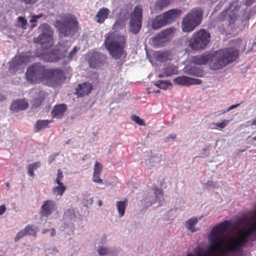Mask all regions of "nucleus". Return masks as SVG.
<instances>
[{"instance_id":"nucleus-48","label":"nucleus","mask_w":256,"mask_h":256,"mask_svg":"<svg viewBox=\"0 0 256 256\" xmlns=\"http://www.w3.org/2000/svg\"><path fill=\"white\" fill-rule=\"evenodd\" d=\"M155 190V194L156 198H160V196H162V190H160L158 188H154Z\"/></svg>"},{"instance_id":"nucleus-42","label":"nucleus","mask_w":256,"mask_h":256,"mask_svg":"<svg viewBox=\"0 0 256 256\" xmlns=\"http://www.w3.org/2000/svg\"><path fill=\"white\" fill-rule=\"evenodd\" d=\"M80 49L79 48L74 46L72 50L70 52L68 57V59L70 60H72L75 56L76 52Z\"/></svg>"},{"instance_id":"nucleus-44","label":"nucleus","mask_w":256,"mask_h":256,"mask_svg":"<svg viewBox=\"0 0 256 256\" xmlns=\"http://www.w3.org/2000/svg\"><path fill=\"white\" fill-rule=\"evenodd\" d=\"M98 252L100 256H104L107 254L108 252V248H106L101 247L98 249Z\"/></svg>"},{"instance_id":"nucleus-9","label":"nucleus","mask_w":256,"mask_h":256,"mask_svg":"<svg viewBox=\"0 0 256 256\" xmlns=\"http://www.w3.org/2000/svg\"><path fill=\"white\" fill-rule=\"evenodd\" d=\"M66 79L64 72L62 69L46 68L44 82L47 86L54 88L60 86Z\"/></svg>"},{"instance_id":"nucleus-41","label":"nucleus","mask_w":256,"mask_h":256,"mask_svg":"<svg viewBox=\"0 0 256 256\" xmlns=\"http://www.w3.org/2000/svg\"><path fill=\"white\" fill-rule=\"evenodd\" d=\"M202 252H203L202 248L200 247H198L194 250V252L196 253V256L195 254H194V255L195 256H207L206 255L208 254H209L208 253H206V251L204 254H203Z\"/></svg>"},{"instance_id":"nucleus-17","label":"nucleus","mask_w":256,"mask_h":256,"mask_svg":"<svg viewBox=\"0 0 256 256\" xmlns=\"http://www.w3.org/2000/svg\"><path fill=\"white\" fill-rule=\"evenodd\" d=\"M55 202L50 200H47L44 202L41 206L40 214L42 216L48 217L52 212L55 207Z\"/></svg>"},{"instance_id":"nucleus-23","label":"nucleus","mask_w":256,"mask_h":256,"mask_svg":"<svg viewBox=\"0 0 256 256\" xmlns=\"http://www.w3.org/2000/svg\"><path fill=\"white\" fill-rule=\"evenodd\" d=\"M110 10L108 8H100L95 16V20L99 24H102L108 18Z\"/></svg>"},{"instance_id":"nucleus-14","label":"nucleus","mask_w":256,"mask_h":256,"mask_svg":"<svg viewBox=\"0 0 256 256\" xmlns=\"http://www.w3.org/2000/svg\"><path fill=\"white\" fill-rule=\"evenodd\" d=\"M30 61V56L28 53L22 54L16 56L12 59L10 65V70H16L23 64H26Z\"/></svg>"},{"instance_id":"nucleus-33","label":"nucleus","mask_w":256,"mask_h":256,"mask_svg":"<svg viewBox=\"0 0 256 256\" xmlns=\"http://www.w3.org/2000/svg\"><path fill=\"white\" fill-rule=\"evenodd\" d=\"M228 122V120H224L221 122H212V124L213 126V127L212 128L217 130L224 128L226 126Z\"/></svg>"},{"instance_id":"nucleus-2","label":"nucleus","mask_w":256,"mask_h":256,"mask_svg":"<svg viewBox=\"0 0 256 256\" xmlns=\"http://www.w3.org/2000/svg\"><path fill=\"white\" fill-rule=\"evenodd\" d=\"M230 226V222L228 221H224L215 226L211 230L210 234L208 240L210 242V246L206 250V253L210 254V256H224V255L214 256L215 252L218 250H220L223 254L232 252H224L226 249L228 244L232 242L231 240H228L226 245L224 248H222V244L226 242V232ZM186 256H195L194 254L189 253Z\"/></svg>"},{"instance_id":"nucleus-45","label":"nucleus","mask_w":256,"mask_h":256,"mask_svg":"<svg viewBox=\"0 0 256 256\" xmlns=\"http://www.w3.org/2000/svg\"><path fill=\"white\" fill-rule=\"evenodd\" d=\"M241 104V103H240V104H233V105H232L230 106L228 108H227L226 110H224L223 111L222 114H224L226 112H230V110L236 108H237L238 106L240 104Z\"/></svg>"},{"instance_id":"nucleus-19","label":"nucleus","mask_w":256,"mask_h":256,"mask_svg":"<svg viewBox=\"0 0 256 256\" xmlns=\"http://www.w3.org/2000/svg\"><path fill=\"white\" fill-rule=\"evenodd\" d=\"M178 74V68L177 66L168 64L162 69V72L158 75V77L162 78L170 76L174 74Z\"/></svg>"},{"instance_id":"nucleus-58","label":"nucleus","mask_w":256,"mask_h":256,"mask_svg":"<svg viewBox=\"0 0 256 256\" xmlns=\"http://www.w3.org/2000/svg\"><path fill=\"white\" fill-rule=\"evenodd\" d=\"M246 150V149H244V150H239L238 152V154L240 152H242Z\"/></svg>"},{"instance_id":"nucleus-47","label":"nucleus","mask_w":256,"mask_h":256,"mask_svg":"<svg viewBox=\"0 0 256 256\" xmlns=\"http://www.w3.org/2000/svg\"><path fill=\"white\" fill-rule=\"evenodd\" d=\"M22 2H24L26 4H34L37 0H19Z\"/></svg>"},{"instance_id":"nucleus-53","label":"nucleus","mask_w":256,"mask_h":256,"mask_svg":"<svg viewBox=\"0 0 256 256\" xmlns=\"http://www.w3.org/2000/svg\"><path fill=\"white\" fill-rule=\"evenodd\" d=\"M207 185L210 186H214V183L212 181H208L206 183Z\"/></svg>"},{"instance_id":"nucleus-26","label":"nucleus","mask_w":256,"mask_h":256,"mask_svg":"<svg viewBox=\"0 0 256 256\" xmlns=\"http://www.w3.org/2000/svg\"><path fill=\"white\" fill-rule=\"evenodd\" d=\"M53 122L52 120H38L34 125V132H38L42 129L47 128L49 124Z\"/></svg>"},{"instance_id":"nucleus-15","label":"nucleus","mask_w":256,"mask_h":256,"mask_svg":"<svg viewBox=\"0 0 256 256\" xmlns=\"http://www.w3.org/2000/svg\"><path fill=\"white\" fill-rule=\"evenodd\" d=\"M174 82L176 84L188 86L192 85H198L202 84V80L198 78H194L185 76H179L174 80Z\"/></svg>"},{"instance_id":"nucleus-28","label":"nucleus","mask_w":256,"mask_h":256,"mask_svg":"<svg viewBox=\"0 0 256 256\" xmlns=\"http://www.w3.org/2000/svg\"><path fill=\"white\" fill-rule=\"evenodd\" d=\"M128 205V200L126 199L123 201H118L116 202V208L118 214L120 217L124 216L125 213V210Z\"/></svg>"},{"instance_id":"nucleus-37","label":"nucleus","mask_w":256,"mask_h":256,"mask_svg":"<svg viewBox=\"0 0 256 256\" xmlns=\"http://www.w3.org/2000/svg\"><path fill=\"white\" fill-rule=\"evenodd\" d=\"M48 58H47V60L49 62L56 61L60 58L58 56L56 55L55 52L54 50L48 52Z\"/></svg>"},{"instance_id":"nucleus-61","label":"nucleus","mask_w":256,"mask_h":256,"mask_svg":"<svg viewBox=\"0 0 256 256\" xmlns=\"http://www.w3.org/2000/svg\"><path fill=\"white\" fill-rule=\"evenodd\" d=\"M252 140H254V141H256V136H254L252 138Z\"/></svg>"},{"instance_id":"nucleus-34","label":"nucleus","mask_w":256,"mask_h":256,"mask_svg":"<svg viewBox=\"0 0 256 256\" xmlns=\"http://www.w3.org/2000/svg\"><path fill=\"white\" fill-rule=\"evenodd\" d=\"M167 56L166 52H157L154 54V58L156 60L164 62Z\"/></svg>"},{"instance_id":"nucleus-43","label":"nucleus","mask_w":256,"mask_h":256,"mask_svg":"<svg viewBox=\"0 0 256 256\" xmlns=\"http://www.w3.org/2000/svg\"><path fill=\"white\" fill-rule=\"evenodd\" d=\"M102 168V164L98 162H96L94 166V172L101 173Z\"/></svg>"},{"instance_id":"nucleus-52","label":"nucleus","mask_w":256,"mask_h":256,"mask_svg":"<svg viewBox=\"0 0 256 256\" xmlns=\"http://www.w3.org/2000/svg\"><path fill=\"white\" fill-rule=\"evenodd\" d=\"M56 230L54 228H52L51 230V232H50V236H54L56 235Z\"/></svg>"},{"instance_id":"nucleus-11","label":"nucleus","mask_w":256,"mask_h":256,"mask_svg":"<svg viewBox=\"0 0 256 256\" xmlns=\"http://www.w3.org/2000/svg\"><path fill=\"white\" fill-rule=\"evenodd\" d=\"M176 32V28L171 27L161 31L152 38V44L156 47L164 46L170 40Z\"/></svg>"},{"instance_id":"nucleus-63","label":"nucleus","mask_w":256,"mask_h":256,"mask_svg":"<svg viewBox=\"0 0 256 256\" xmlns=\"http://www.w3.org/2000/svg\"><path fill=\"white\" fill-rule=\"evenodd\" d=\"M36 26V24H32V28H34L35 26Z\"/></svg>"},{"instance_id":"nucleus-32","label":"nucleus","mask_w":256,"mask_h":256,"mask_svg":"<svg viewBox=\"0 0 256 256\" xmlns=\"http://www.w3.org/2000/svg\"><path fill=\"white\" fill-rule=\"evenodd\" d=\"M154 85L157 87L161 89L166 90L168 86H172V83L168 80H160L157 81Z\"/></svg>"},{"instance_id":"nucleus-4","label":"nucleus","mask_w":256,"mask_h":256,"mask_svg":"<svg viewBox=\"0 0 256 256\" xmlns=\"http://www.w3.org/2000/svg\"><path fill=\"white\" fill-rule=\"evenodd\" d=\"M55 27L59 32L60 36H74L80 28L76 18L70 14L61 16L60 19L56 21Z\"/></svg>"},{"instance_id":"nucleus-3","label":"nucleus","mask_w":256,"mask_h":256,"mask_svg":"<svg viewBox=\"0 0 256 256\" xmlns=\"http://www.w3.org/2000/svg\"><path fill=\"white\" fill-rule=\"evenodd\" d=\"M104 46L110 54L114 59H120L123 54L126 46V38L116 32L108 34Z\"/></svg>"},{"instance_id":"nucleus-39","label":"nucleus","mask_w":256,"mask_h":256,"mask_svg":"<svg viewBox=\"0 0 256 256\" xmlns=\"http://www.w3.org/2000/svg\"><path fill=\"white\" fill-rule=\"evenodd\" d=\"M100 173L94 172L92 176V180L94 182L100 184L103 183V180L100 178Z\"/></svg>"},{"instance_id":"nucleus-12","label":"nucleus","mask_w":256,"mask_h":256,"mask_svg":"<svg viewBox=\"0 0 256 256\" xmlns=\"http://www.w3.org/2000/svg\"><path fill=\"white\" fill-rule=\"evenodd\" d=\"M87 60L92 68H100L107 63L106 54L98 52L92 51L87 54Z\"/></svg>"},{"instance_id":"nucleus-18","label":"nucleus","mask_w":256,"mask_h":256,"mask_svg":"<svg viewBox=\"0 0 256 256\" xmlns=\"http://www.w3.org/2000/svg\"><path fill=\"white\" fill-rule=\"evenodd\" d=\"M182 12V10H180L172 9L164 12L162 15L168 24L175 21L181 14Z\"/></svg>"},{"instance_id":"nucleus-46","label":"nucleus","mask_w":256,"mask_h":256,"mask_svg":"<svg viewBox=\"0 0 256 256\" xmlns=\"http://www.w3.org/2000/svg\"><path fill=\"white\" fill-rule=\"evenodd\" d=\"M42 15H37V16H32V18L30 20V22L31 23H36L37 22V19L40 18L42 17Z\"/></svg>"},{"instance_id":"nucleus-38","label":"nucleus","mask_w":256,"mask_h":256,"mask_svg":"<svg viewBox=\"0 0 256 256\" xmlns=\"http://www.w3.org/2000/svg\"><path fill=\"white\" fill-rule=\"evenodd\" d=\"M131 119L132 121L136 123L140 126L144 125V120L136 115L132 116Z\"/></svg>"},{"instance_id":"nucleus-16","label":"nucleus","mask_w":256,"mask_h":256,"mask_svg":"<svg viewBox=\"0 0 256 256\" xmlns=\"http://www.w3.org/2000/svg\"><path fill=\"white\" fill-rule=\"evenodd\" d=\"M38 230V228L35 226L28 224L17 234L14 238V241L17 242L21 238L26 236H36L37 234Z\"/></svg>"},{"instance_id":"nucleus-49","label":"nucleus","mask_w":256,"mask_h":256,"mask_svg":"<svg viewBox=\"0 0 256 256\" xmlns=\"http://www.w3.org/2000/svg\"><path fill=\"white\" fill-rule=\"evenodd\" d=\"M124 25V22H116L114 24V26L116 28H120V27H122Z\"/></svg>"},{"instance_id":"nucleus-35","label":"nucleus","mask_w":256,"mask_h":256,"mask_svg":"<svg viewBox=\"0 0 256 256\" xmlns=\"http://www.w3.org/2000/svg\"><path fill=\"white\" fill-rule=\"evenodd\" d=\"M71 44L68 41L64 42H59V50L64 52H66L68 48L70 46Z\"/></svg>"},{"instance_id":"nucleus-7","label":"nucleus","mask_w":256,"mask_h":256,"mask_svg":"<svg viewBox=\"0 0 256 256\" xmlns=\"http://www.w3.org/2000/svg\"><path fill=\"white\" fill-rule=\"evenodd\" d=\"M46 68L40 63H34L29 66L25 74L28 84H34L44 82Z\"/></svg>"},{"instance_id":"nucleus-13","label":"nucleus","mask_w":256,"mask_h":256,"mask_svg":"<svg viewBox=\"0 0 256 256\" xmlns=\"http://www.w3.org/2000/svg\"><path fill=\"white\" fill-rule=\"evenodd\" d=\"M238 10L239 8L236 6L232 10L228 8L224 10L219 14L218 17V20L220 22L226 21V24L228 25L234 24L237 19Z\"/></svg>"},{"instance_id":"nucleus-62","label":"nucleus","mask_w":256,"mask_h":256,"mask_svg":"<svg viewBox=\"0 0 256 256\" xmlns=\"http://www.w3.org/2000/svg\"><path fill=\"white\" fill-rule=\"evenodd\" d=\"M160 91L159 90H157L154 92L155 94L159 93Z\"/></svg>"},{"instance_id":"nucleus-54","label":"nucleus","mask_w":256,"mask_h":256,"mask_svg":"<svg viewBox=\"0 0 256 256\" xmlns=\"http://www.w3.org/2000/svg\"><path fill=\"white\" fill-rule=\"evenodd\" d=\"M176 138V135L175 134H170L168 138H170L172 139H175Z\"/></svg>"},{"instance_id":"nucleus-22","label":"nucleus","mask_w":256,"mask_h":256,"mask_svg":"<svg viewBox=\"0 0 256 256\" xmlns=\"http://www.w3.org/2000/svg\"><path fill=\"white\" fill-rule=\"evenodd\" d=\"M67 109L66 105L65 104H60L56 105L52 111V118H61Z\"/></svg>"},{"instance_id":"nucleus-6","label":"nucleus","mask_w":256,"mask_h":256,"mask_svg":"<svg viewBox=\"0 0 256 256\" xmlns=\"http://www.w3.org/2000/svg\"><path fill=\"white\" fill-rule=\"evenodd\" d=\"M203 11L200 8H194L187 13L181 22V28L183 32H191L202 22Z\"/></svg>"},{"instance_id":"nucleus-51","label":"nucleus","mask_w":256,"mask_h":256,"mask_svg":"<svg viewBox=\"0 0 256 256\" xmlns=\"http://www.w3.org/2000/svg\"><path fill=\"white\" fill-rule=\"evenodd\" d=\"M6 206L4 205H2L0 206V216L2 215L6 211Z\"/></svg>"},{"instance_id":"nucleus-29","label":"nucleus","mask_w":256,"mask_h":256,"mask_svg":"<svg viewBox=\"0 0 256 256\" xmlns=\"http://www.w3.org/2000/svg\"><path fill=\"white\" fill-rule=\"evenodd\" d=\"M198 220L196 218H193L188 219L186 222V226L187 229L192 232H194L196 230L195 226L197 224Z\"/></svg>"},{"instance_id":"nucleus-1","label":"nucleus","mask_w":256,"mask_h":256,"mask_svg":"<svg viewBox=\"0 0 256 256\" xmlns=\"http://www.w3.org/2000/svg\"><path fill=\"white\" fill-rule=\"evenodd\" d=\"M238 54V50L234 48H226L214 53L206 52L200 55L194 56L192 62L198 65H203L210 60L211 69L218 70L236 60Z\"/></svg>"},{"instance_id":"nucleus-40","label":"nucleus","mask_w":256,"mask_h":256,"mask_svg":"<svg viewBox=\"0 0 256 256\" xmlns=\"http://www.w3.org/2000/svg\"><path fill=\"white\" fill-rule=\"evenodd\" d=\"M57 176L54 181V183H60L62 182L61 180L63 179L64 176L62 174V172L61 170L58 169V170Z\"/></svg>"},{"instance_id":"nucleus-57","label":"nucleus","mask_w":256,"mask_h":256,"mask_svg":"<svg viewBox=\"0 0 256 256\" xmlns=\"http://www.w3.org/2000/svg\"><path fill=\"white\" fill-rule=\"evenodd\" d=\"M49 231V230L48 229H44L42 230V234H46V232H48Z\"/></svg>"},{"instance_id":"nucleus-56","label":"nucleus","mask_w":256,"mask_h":256,"mask_svg":"<svg viewBox=\"0 0 256 256\" xmlns=\"http://www.w3.org/2000/svg\"><path fill=\"white\" fill-rule=\"evenodd\" d=\"M250 126H256V118L254 119L251 122Z\"/></svg>"},{"instance_id":"nucleus-59","label":"nucleus","mask_w":256,"mask_h":256,"mask_svg":"<svg viewBox=\"0 0 256 256\" xmlns=\"http://www.w3.org/2000/svg\"><path fill=\"white\" fill-rule=\"evenodd\" d=\"M102 200H100V201L98 202V206H101L102 205Z\"/></svg>"},{"instance_id":"nucleus-36","label":"nucleus","mask_w":256,"mask_h":256,"mask_svg":"<svg viewBox=\"0 0 256 256\" xmlns=\"http://www.w3.org/2000/svg\"><path fill=\"white\" fill-rule=\"evenodd\" d=\"M18 24L23 28L26 29L28 24L26 20L23 16H20L18 18Z\"/></svg>"},{"instance_id":"nucleus-10","label":"nucleus","mask_w":256,"mask_h":256,"mask_svg":"<svg viewBox=\"0 0 256 256\" xmlns=\"http://www.w3.org/2000/svg\"><path fill=\"white\" fill-rule=\"evenodd\" d=\"M142 9L141 6H135L131 14L130 22V30L134 34H138L142 27Z\"/></svg>"},{"instance_id":"nucleus-55","label":"nucleus","mask_w":256,"mask_h":256,"mask_svg":"<svg viewBox=\"0 0 256 256\" xmlns=\"http://www.w3.org/2000/svg\"><path fill=\"white\" fill-rule=\"evenodd\" d=\"M6 100V97L0 94V101H4Z\"/></svg>"},{"instance_id":"nucleus-60","label":"nucleus","mask_w":256,"mask_h":256,"mask_svg":"<svg viewBox=\"0 0 256 256\" xmlns=\"http://www.w3.org/2000/svg\"><path fill=\"white\" fill-rule=\"evenodd\" d=\"M6 186L8 188H10V184H9L8 182H7V183L6 184Z\"/></svg>"},{"instance_id":"nucleus-8","label":"nucleus","mask_w":256,"mask_h":256,"mask_svg":"<svg viewBox=\"0 0 256 256\" xmlns=\"http://www.w3.org/2000/svg\"><path fill=\"white\" fill-rule=\"evenodd\" d=\"M210 41V34L204 29H200L194 33L192 36L188 40V46L194 50L204 48Z\"/></svg>"},{"instance_id":"nucleus-50","label":"nucleus","mask_w":256,"mask_h":256,"mask_svg":"<svg viewBox=\"0 0 256 256\" xmlns=\"http://www.w3.org/2000/svg\"><path fill=\"white\" fill-rule=\"evenodd\" d=\"M254 1L255 0H246L244 2V4L246 6H250L254 3Z\"/></svg>"},{"instance_id":"nucleus-24","label":"nucleus","mask_w":256,"mask_h":256,"mask_svg":"<svg viewBox=\"0 0 256 256\" xmlns=\"http://www.w3.org/2000/svg\"><path fill=\"white\" fill-rule=\"evenodd\" d=\"M167 24L162 14L156 16L152 21L151 26L154 30H158Z\"/></svg>"},{"instance_id":"nucleus-5","label":"nucleus","mask_w":256,"mask_h":256,"mask_svg":"<svg viewBox=\"0 0 256 256\" xmlns=\"http://www.w3.org/2000/svg\"><path fill=\"white\" fill-rule=\"evenodd\" d=\"M40 34L38 37L34 39V42L40 45V52L38 51L39 55L46 56L48 52V49L52 46L53 43L54 31L51 27L47 24H42L38 28Z\"/></svg>"},{"instance_id":"nucleus-21","label":"nucleus","mask_w":256,"mask_h":256,"mask_svg":"<svg viewBox=\"0 0 256 256\" xmlns=\"http://www.w3.org/2000/svg\"><path fill=\"white\" fill-rule=\"evenodd\" d=\"M28 106V102L24 100H18L12 102L10 109L14 112L26 110Z\"/></svg>"},{"instance_id":"nucleus-25","label":"nucleus","mask_w":256,"mask_h":256,"mask_svg":"<svg viewBox=\"0 0 256 256\" xmlns=\"http://www.w3.org/2000/svg\"><path fill=\"white\" fill-rule=\"evenodd\" d=\"M46 93L43 90L40 91L37 94L35 98L32 102V105L34 108L40 106L44 100Z\"/></svg>"},{"instance_id":"nucleus-20","label":"nucleus","mask_w":256,"mask_h":256,"mask_svg":"<svg viewBox=\"0 0 256 256\" xmlns=\"http://www.w3.org/2000/svg\"><path fill=\"white\" fill-rule=\"evenodd\" d=\"M92 89V86L88 82H84L80 84L76 88V94L78 96L83 97L90 93Z\"/></svg>"},{"instance_id":"nucleus-30","label":"nucleus","mask_w":256,"mask_h":256,"mask_svg":"<svg viewBox=\"0 0 256 256\" xmlns=\"http://www.w3.org/2000/svg\"><path fill=\"white\" fill-rule=\"evenodd\" d=\"M58 186L53 188L52 192L54 194L62 196L66 190V186L63 182L56 183Z\"/></svg>"},{"instance_id":"nucleus-27","label":"nucleus","mask_w":256,"mask_h":256,"mask_svg":"<svg viewBox=\"0 0 256 256\" xmlns=\"http://www.w3.org/2000/svg\"><path fill=\"white\" fill-rule=\"evenodd\" d=\"M176 0H158L155 4L154 8L156 10H162Z\"/></svg>"},{"instance_id":"nucleus-31","label":"nucleus","mask_w":256,"mask_h":256,"mask_svg":"<svg viewBox=\"0 0 256 256\" xmlns=\"http://www.w3.org/2000/svg\"><path fill=\"white\" fill-rule=\"evenodd\" d=\"M40 166V162H35L28 164L27 167L28 174L30 176H34V170H36Z\"/></svg>"}]
</instances>
